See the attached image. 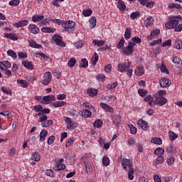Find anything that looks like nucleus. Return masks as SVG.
Segmentation results:
<instances>
[{
  "label": "nucleus",
  "mask_w": 182,
  "mask_h": 182,
  "mask_svg": "<svg viewBox=\"0 0 182 182\" xmlns=\"http://www.w3.org/2000/svg\"><path fill=\"white\" fill-rule=\"evenodd\" d=\"M122 166L125 171H127L128 170V178H129V180H133V178H134V176H133V174H134L133 161H132V159L123 158L122 161Z\"/></svg>",
  "instance_id": "nucleus-1"
},
{
  "label": "nucleus",
  "mask_w": 182,
  "mask_h": 182,
  "mask_svg": "<svg viewBox=\"0 0 182 182\" xmlns=\"http://www.w3.org/2000/svg\"><path fill=\"white\" fill-rule=\"evenodd\" d=\"M60 25L65 32H73L75 31V26H76V23L73 21H63L61 20Z\"/></svg>",
  "instance_id": "nucleus-2"
},
{
  "label": "nucleus",
  "mask_w": 182,
  "mask_h": 182,
  "mask_svg": "<svg viewBox=\"0 0 182 182\" xmlns=\"http://www.w3.org/2000/svg\"><path fill=\"white\" fill-rule=\"evenodd\" d=\"M178 23H180V18L178 17H173L165 24V27L166 29H173V28H176Z\"/></svg>",
  "instance_id": "nucleus-3"
},
{
  "label": "nucleus",
  "mask_w": 182,
  "mask_h": 182,
  "mask_svg": "<svg viewBox=\"0 0 182 182\" xmlns=\"http://www.w3.org/2000/svg\"><path fill=\"white\" fill-rule=\"evenodd\" d=\"M52 41L57 46H66V43L62 40V36L59 34H54L52 37Z\"/></svg>",
  "instance_id": "nucleus-4"
},
{
  "label": "nucleus",
  "mask_w": 182,
  "mask_h": 182,
  "mask_svg": "<svg viewBox=\"0 0 182 182\" xmlns=\"http://www.w3.org/2000/svg\"><path fill=\"white\" fill-rule=\"evenodd\" d=\"M51 80H52V74L50 73V72H47L44 73L43 77L41 80V83L42 85L47 86L48 83H50Z\"/></svg>",
  "instance_id": "nucleus-5"
},
{
  "label": "nucleus",
  "mask_w": 182,
  "mask_h": 182,
  "mask_svg": "<svg viewBox=\"0 0 182 182\" xmlns=\"http://www.w3.org/2000/svg\"><path fill=\"white\" fill-rule=\"evenodd\" d=\"M119 49L122 50V53H124L125 55L129 56V55H133V52H134V50H133V46H119Z\"/></svg>",
  "instance_id": "nucleus-6"
},
{
  "label": "nucleus",
  "mask_w": 182,
  "mask_h": 182,
  "mask_svg": "<svg viewBox=\"0 0 182 182\" xmlns=\"http://www.w3.org/2000/svg\"><path fill=\"white\" fill-rule=\"evenodd\" d=\"M42 22L43 25H45V26H47L48 25H49V22H53V23H58V25H60V22H62V20L59 18L53 19L49 17V18H45Z\"/></svg>",
  "instance_id": "nucleus-7"
},
{
  "label": "nucleus",
  "mask_w": 182,
  "mask_h": 182,
  "mask_svg": "<svg viewBox=\"0 0 182 182\" xmlns=\"http://www.w3.org/2000/svg\"><path fill=\"white\" fill-rule=\"evenodd\" d=\"M155 105L158 106H164L167 103V99L163 96H158L154 101Z\"/></svg>",
  "instance_id": "nucleus-8"
},
{
  "label": "nucleus",
  "mask_w": 182,
  "mask_h": 182,
  "mask_svg": "<svg viewBox=\"0 0 182 182\" xmlns=\"http://www.w3.org/2000/svg\"><path fill=\"white\" fill-rule=\"evenodd\" d=\"M65 122L67 123V128L69 130H73V129H76V127H77V124L73 123L72 120H70V118L69 117H65Z\"/></svg>",
  "instance_id": "nucleus-9"
},
{
  "label": "nucleus",
  "mask_w": 182,
  "mask_h": 182,
  "mask_svg": "<svg viewBox=\"0 0 182 182\" xmlns=\"http://www.w3.org/2000/svg\"><path fill=\"white\" fill-rule=\"evenodd\" d=\"M28 29L30 33H32L33 35H36L39 33V31H40L38 26L35 24H30L28 27Z\"/></svg>",
  "instance_id": "nucleus-10"
},
{
  "label": "nucleus",
  "mask_w": 182,
  "mask_h": 182,
  "mask_svg": "<svg viewBox=\"0 0 182 182\" xmlns=\"http://www.w3.org/2000/svg\"><path fill=\"white\" fill-rule=\"evenodd\" d=\"M29 24V21L28 20H21L20 21H18L17 23H15L13 26L14 28H23V26H28Z\"/></svg>",
  "instance_id": "nucleus-11"
},
{
  "label": "nucleus",
  "mask_w": 182,
  "mask_h": 182,
  "mask_svg": "<svg viewBox=\"0 0 182 182\" xmlns=\"http://www.w3.org/2000/svg\"><path fill=\"white\" fill-rule=\"evenodd\" d=\"M144 25L146 28H150V26L154 25V18L151 16H148L144 21Z\"/></svg>",
  "instance_id": "nucleus-12"
},
{
  "label": "nucleus",
  "mask_w": 182,
  "mask_h": 182,
  "mask_svg": "<svg viewBox=\"0 0 182 182\" xmlns=\"http://www.w3.org/2000/svg\"><path fill=\"white\" fill-rule=\"evenodd\" d=\"M161 87H168L171 82H170V80L167 78H161L159 81Z\"/></svg>",
  "instance_id": "nucleus-13"
},
{
  "label": "nucleus",
  "mask_w": 182,
  "mask_h": 182,
  "mask_svg": "<svg viewBox=\"0 0 182 182\" xmlns=\"http://www.w3.org/2000/svg\"><path fill=\"white\" fill-rule=\"evenodd\" d=\"M100 107L103 109L104 110H107V112H109V113H113V108L108 105L106 103L101 102L100 104Z\"/></svg>",
  "instance_id": "nucleus-14"
},
{
  "label": "nucleus",
  "mask_w": 182,
  "mask_h": 182,
  "mask_svg": "<svg viewBox=\"0 0 182 182\" xmlns=\"http://www.w3.org/2000/svg\"><path fill=\"white\" fill-rule=\"evenodd\" d=\"M137 125L141 127L143 130H146V129H149V125L147 124V122L144 120H139L137 122Z\"/></svg>",
  "instance_id": "nucleus-15"
},
{
  "label": "nucleus",
  "mask_w": 182,
  "mask_h": 182,
  "mask_svg": "<svg viewBox=\"0 0 182 182\" xmlns=\"http://www.w3.org/2000/svg\"><path fill=\"white\" fill-rule=\"evenodd\" d=\"M45 16L43 15L35 14L32 16L31 19L33 22H41V21H43Z\"/></svg>",
  "instance_id": "nucleus-16"
},
{
  "label": "nucleus",
  "mask_w": 182,
  "mask_h": 182,
  "mask_svg": "<svg viewBox=\"0 0 182 182\" xmlns=\"http://www.w3.org/2000/svg\"><path fill=\"white\" fill-rule=\"evenodd\" d=\"M56 31V28L53 27H43L41 28V32L44 33H53Z\"/></svg>",
  "instance_id": "nucleus-17"
},
{
  "label": "nucleus",
  "mask_w": 182,
  "mask_h": 182,
  "mask_svg": "<svg viewBox=\"0 0 182 182\" xmlns=\"http://www.w3.org/2000/svg\"><path fill=\"white\" fill-rule=\"evenodd\" d=\"M129 66L126 65V63H119L118 64V70L119 72L123 73L126 72L129 69Z\"/></svg>",
  "instance_id": "nucleus-18"
},
{
  "label": "nucleus",
  "mask_w": 182,
  "mask_h": 182,
  "mask_svg": "<svg viewBox=\"0 0 182 182\" xmlns=\"http://www.w3.org/2000/svg\"><path fill=\"white\" fill-rule=\"evenodd\" d=\"M117 8L122 12L126 11V4H124V1L119 0L117 3Z\"/></svg>",
  "instance_id": "nucleus-19"
},
{
  "label": "nucleus",
  "mask_w": 182,
  "mask_h": 182,
  "mask_svg": "<svg viewBox=\"0 0 182 182\" xmlns=\"http://www.w3.org/2000/svg\"><path fill=\"white\" fill-rule=\"evenodd\" d=\"M134 73L136 75V76H141L142 75H144V68L143 66L137 67L134 71Z\"/></svg>",
  "instance_id": "nucleus-20"
},
{
  "label": "nucleus",
  "mask_w": 182,
  "mask_h": 182,
  "mask_svg": "<svg viewBox=\"0 0 182 182\" xmlns=\"http://www.w3.org/2000/svg\"><path fill=\"white\" fill-rule=\"evenodd\" d=\"M89 23L91 29L96 28V23H97V19L95 16H92L89 20Z\"/></svg>",
  "instance_id": "nucleus-21"
},
{
  "label": "nucleus",
  "mask_w": 182,
  "mask_h": 182,
  "mask_svg": "<svg viewBox=\"0 0 182 182\" xmlns=\"http://www.w3.org/2000/svg\"><path fill=\"white\" fill-rule=\"evenodd\" d=\"M132 41V42H129L128 46H134V43H141V38L139 37H134Z\"/></svg>",
  "instance_id": "nucleus-22"
},
{
  "label": "nucleus",
  "mask_w": 182,
  "mask_h": 182,
  "mask_svg": "<svg viewBox=\"0 0 182 182\" xmlns=\"http://www.w3.org/2000/svg\"><path fill=\"white\" fill-rule=\"evenodd\" d=\"M164 163V156L159 155L156 159L154 161V166H158V164H161Z\"/></svg>",
  "instance_id": "nucleus-23"
},
{
  "label": "nucleus",
  "mask_w": 182,
  "mask_h": 182,
  "mask_svg": "<svg viewBox=\"0 0 182 182\" xmlns=\"http://www.w3.org/2000/svg\"><path fill=\"white\" fill-rule=\"evenodd\" d=\"M51 106H53V107H62L63 106H66V102L65 101L55 102L51 104Z\"/></svg>",
  "instance_id": "nucleus-24"
},
{
  "label": "nucleus",
  "mask_w": 182,
  "mask_h": 182,
  "mask_svg": "<svg viewBox=\"0 0 182 182\" xmlns=\"http://www.w3.org/2000/svg\"><path fill=\"white\" fill-rule=\"evenodd\" d=\"M46 136H48V131L46 129H42L40 133V141H45L46 139Z\"/></svg>",
  "instance_id": "nucleus-25"
},
{
  "label": "nucleus",
  "mask_w": 182,
  "mask_h": 182,
  "mask_svg": "<svg viewBox=\"0 0 182 182\" xmlns=\"http://www.w3.org/2000/svg\"><path fill=\"white\" fill-rule=\"evenodd\" d=\"M22 65L24 66V68H26V69H28L29 70H33V65L32 63L28 61H23Z\"/></svg>",
  "instance_id": "nucleus-26"
},
{
  "label": "nucleus",
  "mask_w": 182,
  "mask_h": 182,
  "mask_svg": "<svg viewBox=\"0 0 182 182\" xmlns=\"http://www.w3.org/2000/svg\"><path fill=\"white\" fill-rule=\"evenodd\" d=\"M87 93L91 97H93L97 95V90L93 89V88H90L87 90Z\"/></svg>",
  "instance_id": "nucleus-27"
},
{
  "label": "nucleus",
  "mask_w": 182,
  "mask_h": 182,
  "mask_svg": "<svg viewBox=\"0 0 182 182\" xmlns=\"http://www.w3.org/2000/svg\"><path fill=\"white\" fill-rule=\"evenodd\" d=\"M43 100L44 102H55L56 97H55V95H47L43 97Z\"/></svg>",
  "instance_id": "nucleus-28"
},
{
  "label": "nucleus",
  "mask_w": 182,
  "mask_h": 182,
  "mask_svg": "<svg viewBox=\"0 0 182 182\" xmlns=\"http://www.w3.org/2000/svg\"><path fill=\"white\" fill-rule=\"evenodd\" d=\"M81 116L82 117L89 118L90 116H92V112H90L89 109H85L81 112Z\"/></svg>",
  "instance_id": "nucleus-29"
},
{
  "label": "nucleus",
  "mask_w": 182,
  "mask_h": 182,
  "mask_svg": "<svg viewBox=\"0 0 182 182\" xmlns=\"http://www.w3.org/2000/svg\"><path fill=\"white\" fill-rule=\"evenodd\" d=\"M6 38H9V39H11V41H18V36L16 33H6Z\"/></svg>",
  "instance_id": "nucleus-30"
},
{
  "label": "nucleus",
  "mask_w": 182,
  "mask_h": 182,
  "mask_svg": "<svg viewBox=\"0 0 182 182\" xmlns=\"http://www.w3.org/2000/svg\"><path fill=\"white\" fill-rule=\"evenodd\" d=\"M84 164L85 166V168H86V171L87 173H89L90 174V173H92V164L89 162V161H84Z\"/></svg>",
  "instance_id": "nucleus-31"
},
{
  "label": "nucleus",
  "mask_w": 182,
  "mask_h": 182,
  "mask_svg": "<svg viewBox=\"0 0 182 182\" xmlns=\"http://www.w3.org/2000/svg\"><path fill=\"white\" fill-rule=\"evenodd\" d=\"M103 124V121L102 119H96L93 124L94 127L97 129H100Z\"/></svg>",
  "instance_id": "nucleus-32"
},
{
  "label": "nucleus",
  "mask_w": 182,
  "mask_h": 182,
  "mask_svg": "<svg viewBox=\"0 0 182 182\" xmlns=\"http://www.w3.org/2000/svg\"><path fill=\"white\" fill-rule=\"evenodd\" d=\"M132 36V29L131 28H126L124 33V38L128 41V39Z\"/></svg>",
  "instance_id": "nucleus-33"
},
{
  "label": "nucleus",
  "mask_w": 182,
  "mask_h": 182,
  "mask_svg": "<svg viewBox=\"0 0 182 182\" xmlns=\"http://www.w3.org/2000/svg\"><path fill=\"white\" fill-rule=\"evenodd\" d=\"M92 43H93V45L95 46H96V45L97 46H103L105 45V41H103V40H100V41H99V40H94L92 41Z\"/></svg>",
  "instance_id": "nucleus-34"
},
{
  "label": "nucleus",
  "mask_w": 182,
  "mask_h": 182,
  "mask_svg": "<svg viewBox=\"0 0 182 182\" xmlns=\"http://www.w3.org/2000/svg\"><path fill=\"white\" fill-rule=\"evenodd\" d=\"M17 83L21 85L22 87H28L29 86V82L24 80H17Z\"/></svg>",
  "instance_id": "nucleus-35"
},
{
  "label": "nucleus",
  "mask_w": 182,
  "mask_h": 182,
  "mask_svg": "<svg viewBox=\"0 0 182 182\" xmlns=\"http://www.w3.org/2000/svg\"><path fill=\"white\" fill-rule=\"evenodd\" d=\"M102 164H103V166H105L106 167H107V166H109V164H110V159H109V157H107V156H103Z\"/></svg>",
  "instance_id": "nucleus-36"
},
{
  "label": "nucleus",
  "mask_w": 182,
  "mask_h": 182,
  "mask_svg": "<svg viewBox=\"0 0 182 182\" xmlns=\"http://www.w3.org/2000/svg\"><path fill=\"white\" fill-rule=\"evenodd\" d=\"M31 160H34V161H39L41 160V155L38 152H35L31 156Z\"/></svg>",
  "instance_id": "nucleus-37"
},
{
  "label": "nucleus",
  "mask_w": 182,
  "mask_h": 182,
  "mask_svg": "<svg viewBox=\"0 0 182 182\" xmlns=\"http://www.w3.org/2000/svg\"><path fill=\"white\" fill-rule=\"evenodd\" d=\"M168 135H169V139L171 141L176 140V139H177V137H178L177 134L174 133V132H173V131H169Z\"/></svg>",
  "instance_id": "nucleus-38"
},
{
  "label": "nucleus",
  "mask_w": 182,
  "mask_h": 182,
  "mask_svg": "<svg viewBox=\"0 0 182 182\" xmlns=\"http://www.w3.org/2000/svg\"><path fill=\"white\" fill-rule=\"evenodd\" d=\"M120 115H115L114 117H113V122L115 126H119V124H120Z\"/></svg>",
  "instance_id": "nucleus-39"
},
{
  "label": "nucleus",
  "mask_w": 182,
  "mask_h": 182,
  "mask_svg": "<svg viewBox=\"0 0 182 182\" xmlns=\"http://www.w3.org/2000/svg\"><path fill=\"white\" fill-rule=\"evenodd\" d=\"M154 154L156 156H161V154H164V149L163 148H158L154 151Z\"/></svg>",
  "instance_id": "nucleus-40"
},
{
  "label": "nucleus",
  "mask_w": 182,
  "mask_h": 182,
  "mask_svg": "<svg viewBox=\"0 0 182 182\" xmlns=\"http://www.w3.org/2000/svg\"><path fill=\"white\" fill-rule=\"evenodd\" d=\"M21 1L19 0H11L9 1V5L10 6H18Z\"/></svg>",
  "instance_id": "nucleus-41"
},
{
  "label": "nucleus",
  "mask_w": 182,
  "mask_h": 182,
  "mask_svg": "<svg viewBox=\"0 0 182 182\" xmlns=\"http://www.w3.org/2000/svg\"><path fill=\"white\" fill-rule=\"evenodd\" d=\"M81 62L82 63L80 65V68H87V66H89V63L86 58H82Z\"/></svg>",
  "instance_id": "nucleus-42"
},
{
  "label": "nucleus",
  "mask_w": 182,
  "mask_h": 182,
  "mask_svg": "<svg viewBox=\"0 0 182 182\" xmlns=\"http://www.w3.org/2000/svg\"><path fill=\"white\" fill-rule=\"evenodd\" d=\"M92 14H93V11H92V9H86L82 11V14L85 17L90 16Z\"/></svg>",
  "instance_id": "nucleus-43"
},
{
  "label": "nucleus",
  "mask_w": 182,
  "mask_h": 182,
  "mask_svg": "<svg viewBox=\"0 0 182 182\" xmlns=\"http://www.w3.org/2000/svg\"><path fill=\"white\" fill-rule=\"evenodd\" d=\"M76 65V59L75 58H70V60L68 63V65L69 68H73Z\"/></svg>",
  "instance_id": "nucleus-44"
},
{
  "label": "nucleus",
  "mask_w": 182,
  "mask_h": 182,
  "mask_svg": "<svg viewBox=\"0 0 182 182\" xmlns=\"http://www.w3.org/2000/svg\"><path fill=\"white\" fill-rule=\"evenodd\" d=\"M99 60V55L95 53V57H92L91 58L92 65H95L96 63H97V61Z\"/></svg>",
  "instance_id": "nucleus-45"
},
{
  "label": "nucleus",
  "mask_w": 182,
  "mask_h": 182,
  "mask_svg": "<svg viewBox=\"0 0 182 182\" xmlns=\"http://www.w3.org/2000/svg\"><path fill=\"white\" fill-rule=\"evenodd\" d=\"M53 124V121L52 120H48L43 122L41 124L42 127H49V126H52Z\"/></svg>",
  "instance_id": "nucleus-46"
},
{
  "label": "nucleus",
  "mask_w": 182,
  "mask_h": 182,
  "mask_svg": "<svg viewBox=\"0 0 182 182\" xmlns=\"http://www.w3.org/2000/svg\"><path fill=\"white\" fill-rule=\"evenodd\" d=\"M73 143H75V138H73V137L70 138L65 144V147L67 149H68V147H70L72 146V144H73Z\"/></svg>",
  "instance_id": "nucleus-47"
},
{
  "label": "nucleus",
  "mask_w": 182,
  "mask_h": 182,
  "mask_svg": "<svg viewBox=\"0 0 182 182\" xmlns=\"http://www.w3.org/2000/svg\"><path fill=\"white\" fill-rule=\"evenodd\" d=\"M166 151L168 153H175L176 152V146H174L173 145H169L168 146L167 149H166Z\"/></svg>",
  "instance_id": "nucleus-48"
},
{
  "label": "nucleus",
  "mask_w": 182,
  "mask_h": 182,
  "mask_svg": "<svg viewBox=\"0 0 182 182\" xmlns=\"http://www.w3.org/2000/svg\"><path fill=\"white\" fill-rule=\"evenodd\" d=\"M151 142L154 143V144H159V145H160V144H161L162 141H161V138H153L151 140Z\"/></svg>",
  "instance_id": "nucleus-49"
},
{
  "label": "nucleus",
  "mask_w": 182,
  "mask_h": 182,
  "mask_svg": "<svg viewBox=\"0 0 182 182\" xmlns=\"http://www.w3.org/2000/svg\"><path fill=\"white\" fill-rule=\"evenodd\" d=\"M140 16V12L135 11L132 12L130 15L131 19H136V18H139Z\"/></svg>",
  "instance_id": "nucleus-50"
},
{
  "label": "nucleus",
  "mask_w": 182,
  "mask_h": 182,
  "mask_svg": "<svg viewBox=\"0 0 182 182\" xmlns=\"http://www.w3.org/2000/svg\"><path fill=\"white\" fill-rule=\"evenodd\" d=\"M172 62L176 65H180V63H181L182 65V60L181 58H180V57H173Z\"/></svg>",
  "instance_id": "nucleus-51"
},
{
  "label": "nucleus",
  "mask_w": 182,
  "mask_h": 182,
  "mask_svg": "<svg viewBox=\"0 0 182 182\" xmlns=\"http://www.w3.org/2000/svg\"><path fill=\"white\" fill-rule=\"evenodd\" d=\"M7 54L9 55V56H11V58H14V59H16L18 58V55H16L15 51L12 50H9L7 51Z\"/></svg>",
  "instance_id": "nucleus-52"
},
{
  "label": "nucleus",
  "mask_w": 182,
  "mask_h": 182,
  "mask_svg": "<svg viewBox=\"0 0 182 182\" xmlns=\"http://www.w3.org/2000/svg\"><path fill=\"white\" fill-rule=\"evenodd\" d=\"M65 168H66V165H65L63 164H59V162H57V170H58V171L65 170Z\"/></svg>",
  "instance_id": "nucleus-53"
},
{
  "label": "nucleus",
  "mask_w": 182,
  "mask_h": 182,
  "mask_svg": "<svg viewBox=\"0 0 182 182\" xmlns=\"http://www.w3.org/2000/svg\"><path fill=\"white\" fill-rule=\"evenodd\" d=\"M145 102H148L149 105L151 106L153 105L154 99L153 97L148 95L146 97L144 98Z\"/></svg>",
  "instance_id": "nucleus-54"
},
{
  "label": "nucleus",
  "mask_w": 182,
  "mask_h": 182,
  "mask_svg": "<svg viewBox=\"0 0 182 182\" xmlns=\"http://www.w3.org/2000/svg\"><path fill=\"white\" fill-rule=\"evenodd\" d=\"M29 46H42L41 44L36 43L35 40H28Z\"/></svg>",
  "instance_id": "nucleus-55"
},
{
  "label": "nucleus",
  "mask_w": 182,
  "mask_h": 182,
  "mask_svg": "<svg viewBox=\"0 0 182 182\" xmlns=\"http://www.w3.org/2000/svg\"><path fill=\"white\" fill-rule=\"evenodd\" d=\"M18 55L19 58H21L22 59H26V58H28V54L26 53V52H18Z\"/></svg>",
  "instance_id": "nucleus-56"
},
{
  "label": "nucleus",
  "mask_w": 182,
  "mask_h": 182,
  "mask_svg": "<svg viewBox=\"0 0 182 182\" xmlns=\"http://www.w3.org/2000/svg\"><path fill=\"white\" fill-rule=\"evenodd\" d=\"M129 127L130 128L132 134H136L137 133V128L134 127L133 124H129Z\"/></svg>",
  "instance_id": "nucleus-57"
},
{
  "label": "nucleus",
  "mask_w": 182,
  "mask_h": 182,
  "mask_svg": "<svg viewBox=\"0 0 182 182\" xmlns=\"http://www.w3.org/2000/svg\"><path fill=\"white\" fill-rule=\"evenodd\" d=\"M97 80H100L101 82L105 81V79H106V75L105 74H98L97 75Z\"/></svg>",
  "instance_id": "nucleus-58"
},
{
  "label": "nucleus",
  "mask_w": 182,
  "mask_h": 182,
  "mask_svg": "<svg viewBox=\"0 0 182 182\" xmlns=\"http://www.w3.org/2000/svg\"><path fill=\"white\" fill-rule=\"evenodd\" d=\"M46 173L49 177H55V173L53 172V171L52 169L46 170Z\"/></svg>",
  "instance_id": "nucleus-59"
},
{
  "label": "nucleus",
  "mask_w": 182,
  "mask_h": 182,
  "mask_svg": "<svg viewBox=\"0 0 182 182\" xmlns=\"http://www.w3.org/2000/svg\"><path fill=\"white\" fill-rule=\"evenodd\" d=\"M138 93L139 95L141 97H144V96H147V91L144 90H138Z\"/></svg>",
  "instance_id": "nucleus-60"
},
{
  "label": "nucleus",
  "mask_w": 182,
  "mask_h": 182,
  "mask_svg": "<svg viewBox=\"0 0 182 182\" xmlns=\"http://www.w3.org/2000/svg\"><path fill=\"white\" fill-rule=\"evenodd\" d=\"M152 50H153L154 55H159V53H160V51H161L160 47L154 46V47H153Z\"/></svg>",
  "instance_id": "nucleus-61"
},
{
  "label": "nucleus",
  "mask_w": 182,
  "mask_h": 182,
  "mask_svg": "<svg viewBox=\"0 0 182 182\" xmlns=\"http://www.w3.org/2000/svg\"><path fill=\"white\" fill-rule=\"evenodd\" d=\"M56 138L55 137V136H50L48 139V144L50 145V144H53V141H55V139Z\"/></svg>",
  "instance_id": "nucleus-62"
},
{
  "label": "nucleus",
  "mask_w": 182,
  "mask_h": 182,
  "mask_svg": "<svg viewBox=\"0 0 182 182\" xmlns=\"http://www.w3.org/2000/svg\"><path fill=\"white\" fill-rule=\"evenodd\" d=\"M33 109L35 112H42V109H43V107L42 105H36L33 107Z\"/></svg>",
  "instance_id": "nucleus-63"
},
{
  "label": "nucleus",
  "mask_w": 182,
  "mask_h": 182,
  "mask_svg": "<svg viewBox=\"0 0 182 182\" xmlns=\"http://www.w3.org/2000/svg\"><path fill=\"white\" fill-rule=\"evenodd\" d=\"M161 46H171V39H168L161 44Z\"/></svg>",
  "instance_id": "nucleus-64"
}]
</instances>
